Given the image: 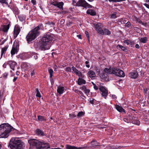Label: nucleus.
<instances>
[{
    "label": "nucleus",
    "instance_id": "obj_30",
    "mask_svg": "<svg viewBox=\"0 0 149 149\" xmlns=\"http://www.w3.org/2000/svg\"><path fill=\"white\" fill-rule=\"evenodd\" d=\"M8 48V46H6L2 48L1 51V58L2 57L3 55L4 54L6 53Z\"/></svg>",
    "mask_w": 149,
    "mask_h": 149
},
{
    "label": "nucleus",
    "instance_id": "obj_8",
    "mask_svg": "<svg viewBox=\"0 0 149 149\" xmlns=\"http://www.w3.org/2000/svg\"><path fill=\"white\" fill-rule=\"evenodd\" d=\"M93 25L95 30L98 33L102 35H104V32L101 28L102 24L100 23H94Z\"/></svg>",
    "mask_w": 149,
    "mask_h": 149
},
{
    "label": "nucleus",
    "instance_id": "obj_36",
    "mask_svg": "<svg viewBox=\"0 0 149 149\" xmlns=\"http://www.w3.org/2000/svg\"><path fill=\"white\" fill-rule=\"evenodd\" d=\"M85 114V113L84 112L82 111H81L79 112L78 113L77 116L78 117H81L84 116Z\"/></svg>",
    "mask_w": 149,
    "mask_h": 149
},
{
    "label": "nucleus",
    "instance_id": "obj_7",
    "mask_svg": "<svg viewBox=\"0 0 149 149\" xmlns=\"http://www.w3.org/2000/svg\"><path fill=\"white\" fill-rule=\"evenodd\" d=\"M76 6L83 7L86 9L92 8L93 6L87 3L85 0H79L76 3Z\"/></svg>",
    "mask_w": 149,
    "mask_h": 149
},
{
    "label": "nucleus",
    "instance_id": "obj_5",
    "mask_svg": "<svg viewBox=\"0 0 149 149\" xmlns=\"http://www.w3.org/2000/svg\"><path fill=\"white\" fill-rule=\"evenodd\" d=\"M22 144L20 140L17 139L12 138L9 143V146L11 149H22Z\"/></svg>",
    "mask_w": 149,
    "mask_h": 149
},
{
    "label": "nucleus",
    "instance_id": "obj_34",
    "mask_svg": "<svg viewBox=\"0 0 149 149\" xmlns=\"http://www.w3.org/2000/svg\"><path fill=\"white\" fill-rule=\"evenodd\" d=\"M140 42L143 43H146L148 41V38L146 37L141 38L140 39Z\"/></svg>",
    "mask_w": 149,
    "mask_h": 149
},
{
    "label": "nucleus",
    "instance_id": "obj_43",
    "mask_svg": "<svg viewBox=\"0 0 149 149\" xmlns=\"http://www.w3.org/2000/svg\"><path fill=\"white\" fill-rule=\"evenodd\" d=\"M123 42L124 43L127 44V45H129L131 43V41L129 40H124L123 41Z\"/></svg>",
    "mask_w": 149,
    "mask_h": 149
},
{
    "label": "nucleus",
    "instance_id": "obj_20",
    "mask_svg": "<svg viewBox=\"0 0 149 149\" xmlns=\"http://www.w3.org/2000/svg\"><path fill=\"white\" fill-rule=\"evenodd\" d=\"M64 88L63 86H58L57 87V92L60 94L61 95L64 92Z\"/></svg>",
    "mask_w": 149,
    "mask_h": 149
},
{
    "label": "nucleus",
    "instance_id": "obj_48",
    "mask_svg": "<svg viewBox=\"0 0 149 149\" xmlns=\"http://www.w3.org/2000/svg\"><path fill=\"white\" fill-rule=\"evenodd\" d=\"M110 16L111 18L115 19L117 17L116 13H112L111 15Z\"/></svg>",
    "mask_w": 149,
    "mask_h": 149
},
{
    "label": "nucleus",
    "instance_id": "obj_12",
    "mask_svg": "<svg viewBox=\"0 0 149 149\" xmlns=\"http://www.w3.org/2000/svg\"><path fill=\"white\" fill-rule=\"evenodd\" d=\"M115 67L111 68L110 67L109 68H105L104 69V72L108 74H114L115 70H116Z\"/></svg>",
    "mask_w": 149,
    "mask_h": 149
},
{
    "label": "nucleus",
    "instance_id": "obj_15",
    "mask_svg": "<svg viewBox=\"0 0 149 149\" xmlns=\"http://www.w3.org/2000/svg\"><path fill=\"white\" fill-rule=\"evenodd\" d=\"M64 3L63 2H57L56 4H55V6H56L57 8H59L61 10H63V6L64 5Z\"/></svg>",
    "mask_w": 149,
    "mask_h": 149
},
{
    "label": "nucleus",
    "instance_id": "obj_23",
    "mask_svg": "<svg viewBox=\"0 0 149 149\" xmlns=\"http://www.w3.org/2000/svg\"><path fill=\"white\" fill-rule=\"evenodd\" d=\"M115 108L119 112H123L125 113V111L124 109L119 105H116L115 106Z\"/></svg>",
    "mask_w": 149,
    "mask_h": 149
},
{
    "label": "nucleus",
    "instance_id": "obj_6",
    "mask_svg": "<svg viewBox=\"0 0 149 149\" xmlns=\"http://www.w3.org/2000/svg\"><path fill=\"white\" fill-rule=\"evenodd\" d=\"M19 43L18 40H15L14 42L12 49L11 51V54L12 56L15 54H17L19 50Z\"/></svg>",
    "mask_w": 149,
    "mask_h": 149
},
{
    "label": "nucleus",
    "instance_id": "obj_25",
    "mask_svg": "<svg viewBox=\"0 0 149 149\" xmlns=\"http://www.w3.org/2000/svg\"><path fill=\"white\" fill-rule=\"evenodd\" d=\"M46 26L49 28H54L55 23L52 22L48 21L46 23Z\"/></svg>",
    "mask_w": 149,
    "mask_h": 149
},
{
    "label": "nucleus",
    "instance_id": "obj_63",
    "mask_svg": "<svg viewBox=\"0 0 149 149\" xmlns=\"http://www.w3.org/2000/svg\"><path fill=\"white\" fill-rule=\"evenodd\" d=\"M31 2L33 5H35L36 3V0H31Z\"/></svg>",
    "mask_w": 149,
    "mask_h": 149
},
{
    "label": "nucleus",
    "instance_id": "obj_37",
    "mask_svg": "<svg viewBox=\"0 0 149 149\" xmlns=\"http://www.w3.org/2000/svg\"><path fill=\"white\" fill-rule=\"evenodd\" d=\"M136 22H138L139 23L142 24V25L145 26H146L147 24L146 23H143L139 18H136Z\"/></svg>",
    "mask_w": 149,
    "mask_h": 149
},
{
    "label": "nucleus",
    "instance_id": "obj_35",
    "mask_svg": "<svg viewBox=\"0 0 149 149\" xmlns=\"http://www.w3.org/2000/svg\"><path fill=\"white\" fill-rule=\"evenodd\" d=\"M103 30L104 32V35H109L111 34L110 31L108 29L104 28Z\"/></svg>",
    "mask_w": 149,
    "mask_h": 149
},
{
    "label": "nucleus",
    "instance_id": "obj_51",
    "mask_svg": "<svg viewBox=\"0 0 149 149\" xmlns=\"http://www.w3.org/2000/svg\"><path fill=\"white\" fill-rule=\"evenodd\" d=\"M0 2L1 3H5L8 6V2L6 1V0H0Z\"/></svg>",
    "mask_w": 149,
    "mask_h": 149
},
{
    "label": "nucleus",
    "instance_id": "obj_24",
    "mask_svg": "<svg viewBox=\"0 0 149 149\" xmlns=\"http://www.w3.org/2000/svg\"><path fill=\"white\" fill-rule=\"evenodd\" d=\"M86 83V81L83 78H79L77 80V84L79 85L85 84Z\"/></svg>",
    "mask_w": 149,
    "mask_h": 149
},
{
    "label": "nucleus",
    "instance_id": "obj_26",
    "mask_svg": "<svg viewBox=\"0 0 149 149\" xmlns=\"http://www.w3.org/2000/svg\"><path fill=\"white\" fill-rule=\"evenodd\" d=\"M126 22L125 19L123 18L118 19L117 21L119 24H125Z\"/></svg>",
    "mask_w": 149,
    "mask_h": 149
},
{
    "label": "nucleus",
    "instance_id": "obj_47",
    "mask_svg": "<svg viewBox=\"0 0 149 149\" xmlns=\"http://www.w3.org/2000/svg\"><path fill=\"white\" fill-rule=\"evenodd\" d=\"M133 123L135 124L139 125L140 123V122L139 120H138L135 121H134Z\"/></svg>",
    "mask_w": 149,
    "mask_h": 149
},
{
    "label": "nucleus",
    "instance_id": "obj_4",
    "mask_svg": "<svg viewBox=\"0 0 149 149\" xmlns=\"http://www.w3.org/2000/svg\"><path fill=\"white\" fill-rule=\"evenodd\" d=\"M13 129V127L8 124L4 123L0 125V138L7 137Z\"/></svg>",
    "mask_w": 149,
    "mask_h": 149
},
{
    "label": "nucleus",
    "instance_id": "obj_50",
    "mask_svg": "<svg viewBox=\"0 0 149 149\" xmlns=\"http://www.w3.org/2000/svg\"><path fill=\"white\" fill-rule=\"evenodd\" d=\"M50 80V82L52 84H54V79L53 78V76H49Z\"/></svg>",
    "mask_w": 149,
    "mask_h": 149
},
{
    "label": "nucleus",
    "instance_id": "obj_39",
    "mask_svg": "<svg viewBox=\"0 0 149 149\" xmlns=\"http://www.w3.org/2000/svg\"><path fill=\"white\" fill-rule=\"evenodd\" d=\"M72 69L76 74L78 75L79 74V71L74 66H73L72 67Z\"/></svg>",
    "mask_w": 149,
    "mask_h": 149
},
{
    "label": "nucleus",
    "instance_id": "obj_55",
    "mask_svg": "<svg viewBox=\"0 0 149 149\" xmlns=\"http://www.w3.org/2000/svg\"><path fill=\"white\" fill-rule=\"evenodd\" d=\"M78 94L81 95V96H82L83 97V99H85L86 98V97L84 95L83 93L81 91H80V93H79V94Z\"/></svg>",
    "mask_w": 149,
    "mask_h": 149
},
{
    "label": "nucleus",
    "instance_id": "obj_22",
    "mask_svg": "<svg viewBox=\"0 0 149 149\" xmlns=\"http://www.w3.org/2000/svg\"><path fill=\"white\" fill-rule=\"evenodd\" d=\"M88 74L89 77L91 78V79H93V78L96 76L95 73L92 70H90L88 72Z\"/></svg>",
    "mask_w": 149,
    "mask_h": 149
},
{
    "label": "nucleus",
    "instance_id": "obj_18",
    "mask_svg": "<svg viewBox=\"0 0 149 149\" xmlns=\"http://www.w3.org/2000/svg\"><path fill=\"white\" fill-rule=\"evenodd\" d=\"M10 27V24H9L7 25H3L2 26V31L4 32H7Z\"/></svg>",
    "mask_w": 149,
    "mask_h": 149
},
{
    "label": "nucleus",
    "instance_id": "obj_17",
    "mask_svg": "<svg viewBox=\"0 0 149 149\" xmlns=\"http://www.w3.org/2000/svg\"><path fill=\"white\" fill-rule=\"evenodd\" d=\"M86 13L87 14L90 15L91 16H95L96 14L95 11L94 10L91 9H88Z\"/></svg>",
    "mask_w": 149,
    "mask_h": 149
},
{
    "label": "nucleus",
    "instance_id": "obj_38",
    "mask_svg": "<svg viewBox=\"0 0 149 149\" xmlns=\"http://www.w3.org/2000/svg\"><path fill=\"white\" fill-rule=\"evenodd\" d=\"M36 97L40 98L41 97V95L38 88L36 89Z\"/></svg>",
    "mask_w": 149,
    "mask_h": 149
},
{
    "label": "nucleus",
    "instance_id": "obj_44",
    "mask_svg": "<svg viewBox=\"0 0 149 149\" xmlns=\"http://www.w3.org/2000/svg\"><path fill=\"white\" fill-rule=\"evenodd\" d=\"M65 70L68 72H71V69L70 67H66L65 68Z\"/></svg>",
    "mask_w": 149,
    "mask_h": 149
},
{
    "label": "nucleus",
    "instance_id": "obj_62",
    "mask_svg": "<svg viewBox=\"0 0 149 149\" xmlns=\"http://www.w3.org/2000/svg\"><path fill=\"white\" fill-rule=\"evenodd\" d=\"M33 58L35 60H36L38 58V56L37 54H35L32 56Z\"/></svg>",
    "mask_w": 149,
    "mask_h": 149
},
{
    "label": "nucleus",
    "instance_id": "obj_2",
    "mask_svg": "<svg viewBox=\"0 0 149 149\" xmlns=\"http://www.w3.org/2000/svg\"><path fill=\"white\" fill-rule=\"evenodd\" d=\"M43 27L42 24H39L37 26L29 32L26 36L27 42L31 43L40 34V30H43Z\"/></svg>",
    "mask_w": 149,
    "mask_h": 149
},
{
    "label": "nucleus",
    "instance_id": "obj_58",
    "mask_svg": "<svg viewBox=\"0 0 149 149\" xmlns=\"http://www.w3.org/2000/svg\"><path fill=\"white\" fill-rule=\"evenodd\" d=\"M94 100H95V99L92 98H90V103L91 104H93Z\"/></svg>",
    "mask_w": 149,
    "mask_h": 149
},
{
    "label": "nucleus",
    "instance_id": "obj_49",
    "mask_svg": "<svg viewBox=\"0 0 149 149\" xmlns=\"http://www.w3.org/2000/svg\"><path fill=\"white\" fill-rule=\"evenodd\" d=\"M85 34L86 36L87 39L89 42L90 41L89 40V36L88 32L87 31H86L85 32Z\"/></svg>",
    "mask_w": 149,
    "mask_h": 149
},
{
    "label": "nucleus",
    "instance_id": "obj_14",
    "mask_svg": "<svg viewBox=\"0 0 149 149\" xmlns=\"http://www.w3.org/2000/svg\"><path fill=\"white\" fill-rule=\"evenodd\" d=\"M7 63L10 65V68L13 70H14L17 64L15 62L9 61L7 62Z\"/></svg>",
    "mask_w": 149,
    "mask_h": 149
},
{
    "label": "nucleus",
    "instance_id": "obj_53",
    "mask_svg": "<svg viewBox=\"0 0 149 149\" xmlns=\"http://www.w3.org/2000/svg\"><path fill=\"white\" fill-rule=\"evenodd\" d=\"M80 89L84 92L87 89V88L85 86H83L82 87H81Z\"/></svg>",
    "mask_w": 149,
    "mask_h": 149
},
{
    "label": "nucleus",
    "instance_id": "obj_1",
    "mask_svg": "<svg viewBox=\"0 0 149 149\" xmlns=\"http://www.w3.org/2000/svg\"><path fill=\"white\" fill-rule=\"evenodd\" d=\"M53 35L50 33H48L45 35L40 40L39 42V47L41 50H45L48 49V47H50L49 43L52 42Z\"/></svg>",
    "mask_w": 149,
    "mask_h": 149
},
{
    "label": "nucleus",
    "instance_id": "obj_27",
    "mask_svg": "<svg viewBox=\"0 0 149 149\" xmlns=\"http://www.w3.org/2000/svg\"><path fill=\"white\" fill-rule=\"evenodd\" d=\"M118 48H120L122 50L125 52H128L127 49L122 45L118 44L117 46V48L118 49Z\"/></svg>",
    "mask_w": 149,
    "mask_h": 149
},
{
    "label": "nucleus",
    "instance_id": "obj_64",
    "mask_svg": "<svg viewBox=\"0 0 149 149\" xmlns=\"http://www.w3.org/2000/svg\"><path fill=\"white\" fill-rule=\"evenodd\" d=\"M89 62L88 61H86L85 62V64L86 65V67L88 68H89L90 67V65L88 64L89 63Z\"/></svg>",
    "mask_w": 149,
    "mask_h": 149
},
{
    "label": "nucleus",
    "instance_id": "obj_9",
    "mask_svg": "<svg viewBox=\"0 0 149 149\" xmlns=\"http://www.w3.org/2000/svg\"><path fill=\"white\" fill-rule=\"evenodd\" d=\"M99 89L102 92V95L104 98L106 99L108 95V91L103 86H99Z\"/></svg>",
    "mask_w": 149,
    "mask_h": 149
},
{
    "label": "nucleus",
    "instance_id": "obj_19",
    "mask_svg": "<svg viewBox=\"0 0 149 149\" xmlns=\"http://www.w3.org/2000/svg\"><path fill=\"white\" fill-rule=\"evenodd\" d=\"M130 77L134 79H135L138 76V74L136 71L131 72L130 73Z\"/></svg>",
    "mask_w": 149,
    "mask_h": 149
},
{
    "label": "nucleus",
    "instance_id": "obj_16",
    "mask_svg": "<svg viewBox=\"0 0 149 149\" xmlns=\"http://www.w3.org/2000/svg\"><path fill=\"white\" fill-rule=\"evenodd\" d=\"M85 147H77L74 146H70L69 145H66V148L67 149H83L85 148Z\"/></svg>",
    "mask_w": 149,
    "mask_h": 149
},
{
    "label": "nucleus",
    "instance_id": "obj_54",
    "mask_svg": "<svg viewBox=\"0 0 149 149\" xmlns=\"http://www.w3.org/2000/svg\"><path fill=\"white\" fill-rule=\"evenodd\" d=\"M61 10V11L60 12V13L63 14L68 13L69 12V11L66 10Z\"/></svg>",
    "mask_w": 149,
    "mask_h": 149
},
{
    "label": "nucleus",
    "instance_id": "obj_52",
    "mask_svg": "<svg viewBox=\"0 0 149 149\" xmlns=\"http://www.w3.org/2000/svg\"><path fill=\"white\" fill-rule=\"evenodd\" d=\"M90 92V90L88 89L87 88L84 91V92L85 94L87 95V96H88V95L89 94Z\"/></svg>",
    "mask_w": 149,
    "mask_h": 149
},
{
    "label": "nucleus",
    "instance_id": "obj_45",
    "mask_svg": "<svg viewBox=\"0 0 149 149\" xmlns=\"http://www.w3.org/2000/svg\"><path fill=\"white\" fill-rule=\"evenodd\" d=\"M29 72L30 73L32 77L35 74V72L34 71V70H29Z\"/></svg>",
    "mask_w": 149,
    "mask_h": 149
},
{
    "label": "nucleus",
    "instance_id": "obj_28",
    "mask_svg": "<svg viewBox=\"0 0 149 149\" xmlns=\"http://www.w3.org/2000/svg\"><path fill=\"white\" fill-rule=\"evenodd\" d=\"M18 17L19 20L22 22L25 21L26 18V16L23 15L19 16Z\"/></svg>",
    "mask_w": 149,
    "mask_h": 149
},
{
    "label": "nucleus",
    "instance_id": "obj_40",
    "mask_svg": "<svg viewBox=\"0 0 149 149\" xmlns=\"http://www.w3.org/2000/svg\"><path fill=\"white\" fill-rule=\"evenodd\" d=\"M110 2L114 3L120 2L122 1H125L126 0H108Z\"/></svg>",
    "mask_w": 149,
    "mask_h": 149
},
{
    "label": "nucleus",
    "instance_id": "obj_56",
    "mask_svg": "<svg viewBox=\"0 0 149 149\" xmlns=\"http://www.w3.org/2000/svg\"><path fill=\"white\" fill-rule=\"evenodd\" d=\"M69 116L70 118H75L76 116V115L74 114H70Z\"/></svg>",
    "mask_w": 149,
    "mask_h": 149
},
{
    "label": "nucleus",
    "instance_id": "obj_60",
    "mask_svg": "<svg viewBox=\"0 0 149 149\" xmlns=\"http://www.w3.org/2000/svg\"><path fill=\"white\" fill-rule=\"evenodd\" d=\"M123 120L124 121H125L127 123H128L130 122L129 120L127 118H124L123 119Z\"/></svg>",
    "mask_w": 149,
    "mask_h": 149
},
{
    "label": "nucleus",
    "instance_id": "obj_33",
    "mask_svg": "<svg viewBox=\"0 0 149 149\" xmlns=\"http://www.w3.org/2000/svg\"><path fill=\"white\" fill-rule=\"evenodd\" d=\"M38 120L40 121H45L46 120L45 117L44 116H38Z\"/></svg>",
    "mask_w": 149,
    "mask_h": 149
},
{
    "label": "nucleus",
    "instance_id": "obj_57",
    "mask_svg": "<svg viewBox=\"0 0 149 149\" xmlns=\"http://www.w3.org/2000/svg\"><path fill=\"white\" fill-rule=\"evenodd\" d=\"M73 91H74L75 93H77V94H79V93H80V91L78 90L77 89H73Z\"/></svg>",
    "mask_w": 149,
    "mask_h": 149
},
{
    "label": "nucleus",
    "instance_id": "obj_59",
    "mask_svg": "<svg viewBox=\"0 0 149 149\" xmlns=\"http://www.w3.org/2000/svg\"><path fill=\"white\" fill-rule=\"evenodd\" d=\"M79 73L78 75V76L80 77L81 78H84V77L85 76L84 75H83L81 72H79Z\"/></svg>",
    "mask_w": 149,
    "mask_h": 149
},
{
    "label": "nucleus",
    "instance_id": "obj_61",
    "mask_svg": "<svg viewBox=\"0 0 149 149\" xmlns=\"http://www.w3.org/2000/svg\"><path fill=\"white\" fill-rule=\"evenodd\" d=\"M8 73H5L3 74V77L6 78H7L8 75Z\"/></svg>",
    "mask_w": 149,
    "mask_h": 149
},
{
    "label": "nucleus",
    "instance_id": "obj_3",
    "mask_svg": "<svg viewBox=\"0 0 149 149\" xmlns=\"http://www.w3.org/2000/svg\"><path fill=\"white\" fill-rule=\"evenodd\" d=\"M28 143L31 147H35L36 149H44L45 148H50L48 144L44 141H41L35 139H30L28 141Z\"/></svg>",
    "mask_w": 149,
    "mask_h": 149
},
{
    "label": "nucleus",
    "instance_id": "obj_41",
    "mask_svg": "<svg viewBox=\"0 0 149 149\" xmlns=\"http://www.w3.org/2000/svg\"><path fill=\"white\" fill-rule=\"evenodd\" d=\"M48 71L50 74V76H53L54 73V71L52 69H50L48 70Z\"/></svg>",
    "mask_w": 149,
    "mask_h": 149
},
{
    "label": "nucleus",
    "instance_id": "obj_21",
    "mask_svg": "<svg viewBox=\"0 0 149 149\" xmlns=\"http://www.w3.org/2000/svg\"><path fill=\"white\" fill-rule=\"evenodd\" d=\"M36 134L38 136H45L44 132L40 129H37L36 130Z\"/></svg>",
    "mask_w": 149,
    "mask_h": 149
},
{
    "label": "nucleus",
    "instance_id": "obj_13",
    "mask_svg": "<svg viewBox=\"0 0 149 149\" xmlns=\"http://www.w3.org/2000/svg\"><path fill=\"white\" fill-rule=\"evenodd\" d=\"M20 31V29L18 26H15V27L14 31V38L15 39L17 38Z\"/></svg>",
    "mask_w": 149,
    "mask_h": 149
},
{
    "label": "nucleus",
    "instance_id": "obj_42",
    "mask_svg": "<svg viewBox=\"0 0 149 149\" xmlns=\"http://www.w3.org/2000/svg\"><path fill=\"white\" fill-rule=\"evenodd\" d=\"M95 70L97 74L98 75H99L100 73V70L99 68L97 67H96L95 68Z\"/></svg>",
    "mask_w": 149,
    "mask_h": 149
},
{
    "label": "nucleus",
    "instance_id": "obj_32",
    "mask_svg": "<svg viewBox=\"0 0 149 149\" xmlns=\"http://www.w3.org/2000/svg\"><path fill=\"white\" fill-rule=\"evenodd\" d=\"M125 26L126 27H127L129 29H131L132 28L133 25L130 22L128 21L126 23H125Z\"/></svg>",
    "mask_w": 149,
    "mask_h": 149
},
{
    "label": "nucleus",
    "instance_id": "obj_29",
    "mask_svg": "<svg viewBox=\"0 0 149 149\" xmlns=\"http://www.w3.org/2000/svg\"><path fill=\"white\" fill-rule=\"evenodd\" d=\"M91 144L92 146L94 147L97 146H100V143L97 142L95 140H93L91 142Z\"/></svg>",
    "mask_w": 149,
    "mask_h": 149
},
{
    "label": "nucleus",
    "instance_id": "obj_31",
    "mask_svg": "<svg viewBox=\"0 0 149 149\" xmlns=\"http://www.w3.org/2000/svg\"><path fill=\"white\" fill-rule=\"evenodd\" d=\"M106 74L104 73L100 74L99 75L103 81L107 79Z\"/></svg>",
    "mask_w": 149,
    "mask_h": 149
},
{
    "label": "nucleus",
    "instance_id": "obj_46",
    "mask_svg": "<svg viewBox=\"0 0 149 149\" xmlns=\"http://www.w3.org/2000/svg\"><path fill=\"white\" fill-rule=\"evenodd\" d=\"M110 147H111V148L112 149H117L118 148H122L123 147V146H110Z\"/></svg>",
    "mask_w": 149,
    "mask_h": 149
},
{
    "label": "nucleus",
    "instance_id": "obj_10",
    "mask_svg": "<svg viewBox=\"0 0 149 149\" xmlns=\"http://www.w3.org/2000/svg\"><path fill=\"white\" fill-rule=\"evenodd\" d=\"M115 69L116 71L115 70L114 74L120 77H123L125 76V73L122 70L115 67Z\"/></svg>",
    "mask_w": 149,
    "mask_h": 149
},
{
    "label": "nucleus",
    "instance_id": "obj_11",
    "mask_svg": "<svg viewBox=\"0 0 149 149\" xmlns=\"http://www.w3.org/2000/svg\"><path fill=\"white\" fill-rule=\"evenodd\" d=\"M8 6L13 11L15 14L18 15L19 13L18 9L15 5H8Z\"/></svg>",
    "mask_w": 149,
    "mask_h": 149
}]
</instances>
